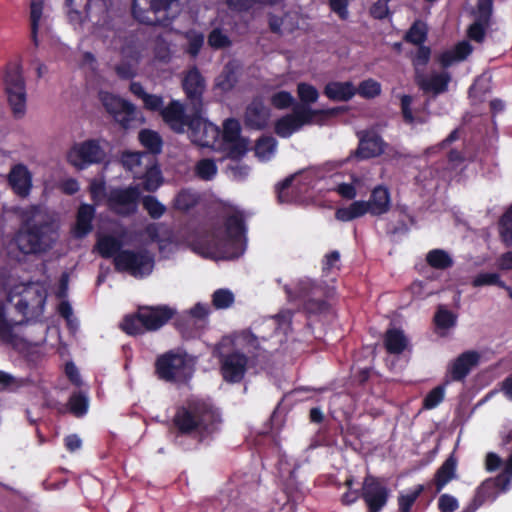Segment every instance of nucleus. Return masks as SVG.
Returning <instances> with one entry per match:
<instances>
[{"mask_svg":"<svg viewBox=\"0 0 512 512\" xmlns=\"http://www.w3.org/2000/svg\"><path fill=\"white\" fill-rule=\"evenodd\" d=\"M457 459L451 454L437 469L434 475L436 493H440L444 487L456 478Z\"/></svg>","mask_w":512,"mask_h":512,"instance_id":"c756f323","label":"nucleus"},{"mask_svg":"<svg viewBox=\"0 0 512 512\" xmlns=\"http://www.w3.org/2000/svg\"><path fill=\"white\" fill-rule=\"evenodd\" d=\"M424 485L418 484L414 488L407 491L405 494L398 496V511L399 512H411V509L424 491Z\"/></svg>","mask_w":512,"mask_h":512,"instance_id":"58836bf2","label":"nucleus"},{"mask_svg":"<svg viewBox=\"0 0 512 512\" xmlns=\"http://www.w3.org/2000/svg\"><path fill=\"white\" fill-rule=\"evenodd\" d=\"M353 483V477H349L345 480V486L348 488V490L341 497V502L343 505H351L355 503L359 498H361V490H353Z\"/></svg>","mask_w":512,"mask_h":512,"instance_id":"0e129e2a","label":"nucleus"},{"mask_svg":"<svg viewBox=\"0 0 512 512\" xmlns=\"http://www.w3.org/2000/svg\"><path fill=\"white\" fill-rule=\"evenodd\" d=\"M140 178L143 179V188L146 191L153 192L161 186L163 177L160 168L156 164V160L149 167L145 168Z\"/></svg>","mask_w":512,"mask_h":512,"instance_id":"f704fd0d","label":"nucleus"},{"mask_svg":"<svg viewBox=\"0 0 512 512\" xmlns=\"http://www.w3.org/2000/svg\"><path fill=\"white\" fill-rule=\"evenodd\" d=\"M324 92L332 100L347 101L355 95L356 88L351 82H331Z\"/></svg>","mask_w":512,"mask_h":512,"instance_id":"72a5a7b5","label":"nucleus"},{"mask_svg":"<svg viewBox=\"0 0 512 512\" xmlns=\"http://www.w3.org/2000/svg\"><path fill=\"white\" fill-rule=\"evenodd\" d=\"M99 99L105 110L125 128L136 116L135 106L114 94L101 91Z\"/></svg>","mask_w":512,"mask_h":512,"instance_id":"2eb2a0df","label":"nucleus"},{"mask_svg":"<svg viewBox=\"0 0 512 512\" xmlns=\"http://www.w3.org/2000/svg\"><path fill=\"white\" fill-rule=\"evenodd\" d=\"M140 47H126L122 51V60L116 66L119 77L129 79L137 74L138 65L143 55Z\"/></svg>","mask_w":512,"mask_h":512,"instance_id":"393cba45","label":"nucleus"},{"mask_svg":"<svg viewBox=\"0 0 512 512\" xmlns=\"http://www.w3.org/2000/svg\"><path fill=\"white\" fill-rule=\"evenodd\" d=\"M208 43L215 49L224 48L230 44L228 37L219 29H214L209 37Z\"/></svg>","mask_w":512,"mask_h":512,"instance_id":"338daca9","label":"nucleus"},{"mask_svg":"<svg viewBox=\"0 0 512 512\" xmlns=\"http://www.w3.org/2000/svg\"><path fill=\"white\" fill-rule=\"evenodd\" d=\"M122 329L130 335L142 334L146 331L144 326V321L140 316V309L134 315H128L124 318L122 324Z\"/></svg>","mask_w":512,"mask_h":512,"instance_id":"79ce46f5","label":"nucleus"},{"mask_svg":"<svg viewBox=\"0 0 512 512\" xmlns=\"http://www.w3.org/2000/svg\"><path fill=\"white\" fill-rule=\"evenodd\" d=\"M89 402L88 397L83 393L73 394L69 400V409L77 417L86 414Z\"/></svg>","mask_w":512,"mask_h":512,"instance_id":"8fccbe9b","label":"nucleus"},{"mask_svg":"<svg viewBox=\"0 0 512 512\" xmlns=\"http://www.w3.org/2000/svg\"><path fill=\"white\" fill-rule=\"evenodd\" d=\"M8 180L17 195L21 197L29 195L32 188V174L27 166L23 164L13 166L9 172Z\"/></svg>","mask_w":512,"mask_h":512,"instance_id":"a878e982","label":"nucleus"},{"mask_svg":"<svg viewBox=\"0 0 512 512\" xmlns=\"http://www.w3.org/2000/svg\"><path fill=\"white\" fill-rule=\"evenodd\" d=\"M297 94L304 104L315 103L319 97L318 90L311 84L301 82L297 86Z\"/></svg>","mask_w":512,"mask_h":512,"instance_id":"864d4df0","label":"nucleus"},{"mask_svg":"<svg viewBox=\"0 0 512 512\" xmlns=\"http://www.w3.org/2000/svg\"><path fill=\"white\" fill-rule=\"evenodd\" d=\"M390 490L379 478L368 475L364 478L361 498L368 512H380L387 504Z\"/></svg>","mask_w":512,"mask_h":512,"instance_id":"ddd939ff","label":"nucleus"},{"mask_svg":"<svg viewBox=\"0 0 512 512\" xmlns=\"http://www.w3.org/2000/svg\"><path fill=\"white\" fill-rule=\"evenodd\" d=\"M42 16V1L32 0L31 1V22H32V37L35 45H38L37 41V29L39 21Z\"/></svg>","mask_w":512,"mask_h":512,"instance_id":"4d7b16f0","label":"nucleus"},{"mask_svg":"<svg viewBox=\"0 0 512 512\" xmlns=\"http://www.w3.org/2000/svg\"><path fill=\"white\" fill-rule=\"evenodd\" d=\"M383 152V142L380 137L374 134H366L360 138L355 156L360 159H369L379 156Z\"/></svg>","mask_w":512,"mask_h":512,"instance_id":"7c9ffc66","label":"nucleus"},{"mask_svg":"<svg viewBox=\"0 0 512 512\" xmlns=\"http://www.w3.org/2000/svg\"><path fill=\"white\" fill-rule=\"evenodd\" d=\"M140 197L139 187L130 186L113 190L108 198V205L115 213L127 216L136 212Z\"/></svg>","mask_w":512,"mask_h":512,"instance_id":"dca6fc26","label":"nucleus"},{"mask_svg":"<svg viewBox=\"0 0 512 512\" xmlns=\"http://www.w3.org/2000/svg\"><path fill=\"white\" fill-rule=\"evenodd\" d=\"M270 101L274 107L286 109L292 105L294 98L289 92L279 91L271 96Z\"/></svg>","mask_w":512,"mask_h":512,"instance_id":"e2e57ef3","label":"nucleus"},{"mask_svg":"<svg viewBox=\"0 0 512 512\" xmlns=\"http://www.w3.org/2000/svg\"><path fill=\"white\" fill-rule=\"evenodd\" d=\"M235 297L231 290L221 288L212 294V304L216 309H227L234 303Z\"/></svg>","mask_w":512,"mask_h":512,"instance_id":"37998d69","label":"nucleus"},{"mask_svg":"<svg viewBox=\"0 0 512 512\" xmlns=\"http://www.w3.org/2000/svg\"><path fill=\"white\" fill-rule=\"evenodd\" d=\"M458 506L457 499L450 494H442L438 499V509L441 512H454Z\"/></svg>","mask_w":512,"mask_h":512,"instance_id":"774afa93","label":"nucleus"},{"mask_svg":"<svg viewBox=\"0 0 512 512\" xmlns=\"http://www.w3.org/2000/svg\"><path fill=\"white\" fill-rule=\"evenodd\" d=\"M334 110H314L307 107L294 110L275 123V132L282 138L290 137L304 125H322L326 117L333 115Z\"/></svg>","mask_w":512,"mask_h":512,"instance_id":"0eeeda50","label":"nucleus"},{"mask_svg":"<svg viewBox=\"0 0 512 512\" xmlns=\"http://www.w3.org/2000/svg\"><path fill=\"white\" fill-rule=\"evenodd\" d=\"M173 314V310L167 306L140 308V316L144 321L146 331H154L161 328L172 318Z\"/></svg>","mask_w":512,"mask_h":512,"instance_id":"b1692460","label":"nucleus"},{"mask_svg":"<svg viewBox=\"0 0 512 512\" xmlns=\"http://www.w3.org/2000/svg\"><path fill=\"white\" fill-rule=\"evenodd\" d=\"M472 285L474 287L496 285L504 289H509L506 286V284L500 279L499 274L489 272H482L476 275L472 280Z\"/></svg>","mask_w":512,"mask_h":512,"instance_id":"a18cd8bd","label":"nucleus"},{"mask_svg":"<svg viewBox=\"0 0 512 512\" xmlns=\"http://www.w3.org/2000/svg\"><path fill=\"white\" fill-rule=\"evenodd\" d=\"M141 144L151 153H159L162 149V139L160 135L152 130H142L139 133Z\"/></svg>","mask_w":512,"mask_h":512,"instance_id":"a19ab883","label":"nucleus"},{"mask_svg":"<svg viewBox=\"0 0 512 512\" xmlns=\"http://www.w3.org/2000/svg\"><path fill=\"white\" fill-rule=\"evenodd\" d=\"M445 388L437 386L432 389L424 399L423 405L425 409H433L438 406L444 399Z\"/></svg>","mask_w":512,"mask_h":512,"instance_id":"13d9d810","label":"nucleus"},{"mask_svg":"<svg viewBox=\"0 0 512 512\" xmlns=\"http://www.w3.org/2000/svg\"><path fill=\"white\" fill-rule=\"evenodd\" d=\"M194 359L182 352H168L158 358L156 371L161 379L182 382L192 376Z\"/></svg>","mask_w":512,"mask_h":512,"instance_id":"6e6552de","label":"nucleus"},{"mask_svg":"<svg viewBox=\"0 0 512 512\" xmlns=\"http://www.w3.org/2000/svg\"><path fill=\"white\" fill-rule=\"evenodd\" d=\"M25 222L16 235L14 242L23 254L38 253L45 250L55 240V231L44 224L45 215L40 207H31L24 215Z\"/></svg>","mask_w":512,"mask_h":512,"instance_id":"7ed1b4c3","label":"nucleus"},{"mask_svg":"<svg viewBox=\"0 0 512 512\" xmlns=\"http://www.w3.org/2000/svg\"><path fill=\"white\" fill-rule=\"evenodd\" d=\"M47 297L45 287L39 283H20L8 294V300L24 317H37L42 314Z\"/></svg>","mask_w":512,"mask_h":512,"instance_id":"39448f33","label":"nucleus"},{"mask_svg":"<svg viewBox=\"0 0 512 512\" xmlns=\"http://www.w3.org/2000/svg\"><path fill=\"white\" fill-rule=\"evenodd\" d=\"M472 52V47L466 41L458 43L454 48L441 53L438 57L440 64L446 68L463 61Z\"/></svg>","mask_w":512,"mask_h":512,"instance_id":"473e14b6","label":"nucleus"},{"mask_svg":"<svg viewBox=\"0 0 512 512\" xmlns=\"http://www.w3.org/2000/svg\"><path fill=\"white\" fill-rule=\"evenodd\" d=\"M183 37L187 41L186 52L192 57L197 56L204 44V35L198 31L191 30L183 34Z\"/></svg>","mask_w":512,"mask_h":512,"instance_id":"c03bdc74","label":"nucleus"},{"mask_svg":"<svg viewBox=\"0 0 512 512\" xmlns=\"http://www.w3.org/2000/svg\"><path fill=\"white\" fill-rule=\"evenodd\" d=\"M277 142L273 137H262L255 145V155L260 161L270 160L276 152Z\"/></svg>","mask_w":512,"mask_h":512,"instance_id":"4c0bfd02","label":"nucleus"},{"mask_svg":"<svg viewBox=\"0 0 512 512\" xmlns=\"http://www.w3.org/2000/svg\"><path fill=\"white\" fill-rule=\"evenodd\" d=\"M222 139L223 147L231 158H239L248 150V142L240 137V124L235 119L224 122Z\"/></svg>","mask_w":512,"mask_h":512,"instance_id":"f3484780","label":"nucleus"},{"mask_svg":"<svg viewBox=\"0 0 512 512\" xmlns=\"http://www.w3.org/2000/svg\"><path fill=\"white\" fill-rule=\"evenodd\" d=\"M456 315L445 307H439L434 316V321L438 329L447 330L455 326Z\"/></svg>","mask_w":512,"mask_h":512,"instance_id":"49530a36","label":"nucleus"},{"mask_svg":"<svg viewBox=\"0 0 512 512\" xmlns=\"http://www.w3.org/2000/svg\"><path fill=\"white\" fill-rule=\"evenodd\" d=\"M318 289L319 288L315 286L310 279L303 278L300 279L296 284L294 292H292L289 288H286V292L290 299H304L310 295H316Z\"/></svg>","mask_w":512,"mask_h":512,"instance_id":"ea45409f","label":"nucleus"},{"mask_svg":"<svg viewBox=\"0 0 512 512\" xmlns=\"http://www.w3.org/2000/svg\"><path fill=\"white\" fill-rule=\"evenodd\" d=\"M408 341L402 331L392 329L387 331L385 345L390 353L399 354L407 347Z\"/></svg>","mask_w":512,"mask_h":512,"instance_id":"e433bc0d","label":"nucleus"},{"mask_svg":"<svg viewBox=\"0 0 512 512\" xmlns=\"http://www.w3.org/2000/svg\"><path fill=\"white\" fill-rule=\"evenodd\" d=\"M391 205L389 190L379 185L375 187L368 201L358 200L346 207L338 208L335 212L337 220L342 222L352 221L369 213L379 216L389 211Z\"/></svg>","mask_w":512,"mask_h":512,"instance_id":"20e7f679","label":"nucleus"},{"mask_svg":"<svg viewBox=\"0 0 512 512\" xmlns=\"http://www.w3.org/2000/svg\"><path fill=\"white\" fill-rule=\"evenodd\" d=\"M415 79L419 87L425 92L440 94L447 90L451 77L448 72L442 71L431 72L427 76L422 73H417Z\"/></svg>","mask_w":512,"mask_h":512,"instance_id":"bb28decb","label":"nucleus"},{"mask_svg":"<svg viewBox=\"0 0 512 512\" xmlns=\"http://www.w3.org/2000/svg\"><path fill=\"white\" fill-rule=\"evenodd\" d=\"M195 173L202 180H211L217 174L216 163L212 159H202L197 162Z\"/></svg>","mask_w":512,"mask_h":512,"instance_id":"de8ad7c7","label":"nucleus"},{"mask_svg":"<svg viewBox=\"0 0 512 512\" xmlns=\"http://www.w3.org/2000/svg\"><path fill=\"white\" fill-rule=\"evenodd\" d=\"M127 231L124 226L117 224L111 233H99L97 236L96 250L104 258L116 256L123 246V240Z\"/></svg>","mask_w":512,"mask_h":512,"instance_id":"6ab92c4d","label":"nucleus"},{"mask_svg":"<svg viewBox=\"0 0 512 512\" xmlns=\"http://www.w3.org/2000/svg\"><path fill=\"white\" fill-rule=\"evenodd\" d=\"M133 15L149 25L166 24L179 11L176 0H134Z\"/></svg>","mask_w":512,"mask_h":512,"instance_id":"423d86ee","label":"nucleus"},{"mask_svg":"<svg viewBox=\"0 0 512 512\" xmlns=\"http://www.w3.org/2000/svg\"><path fill=\"white\" fill-rule=\"evenodd\" d=\"M182 88L194 106L196 113L201 109L202 96L206 89V82L196 67L189 69L182 79Z\"/></svg>","mask_w":512,"mask_h":512,"instance_id":"a211bd4d","label":"nucleus"},{"mask_svg":"<svg viewBox=\"0 0 512 512\" xmlns=\"http://www.w3.org/2000/svg\"><path fill=\"white\" fill-rule=\"evenodd\" d=\"M247 357L239 352H233L223 357L221 372L228 382H239L244 377L247 369Z\"/></svg>","mask_w":512,"mask_h":512,"instance_id":"4be33fe9","label":"nucleus"},{"mask_svg":"<svg viewBox=\"0 0 512 512\" xmlns=\"http://www.w3.org/2000/svg\"><path fill=\"white\" fill-rule=\"evenodd\" d=\"M106 153L98 140L90 139L75 143L67 151V162L73 167L83 170L88 166L100 163L105 159Z\"/></svg>","mask_w":512,"mask_h":512,"instance_id":"9d476101","label":"nucleus"},{"mask_svg":"<svg viewBox=\"0 0 512 512\" xmlns=\"http://www.w3.org/2000/svg\"><path fill=\"white\" fill-rule=\"evenodd\" d=\"M270 118V111L264 105L262 100L255 99L247 107L245 113V122L252 128H263L267 125Z\"/></svg>","mask_w":512,"mask_h":512,"instance_id":"c85d7f7f","label":"nucleus"},{"mask_svg":"<svg viewBox=\"0 0 512 512\" xmlns=\"http://www.w3.org/2000/svg\"><path fill=\"white\" fill-rule=\"evenodd\" d=\"M339 177L340 175H335L334 190L343 198L354 199L357 196L356 189L361 185V179L356 174H350L349 182H338Z\"/></svg>","mask_w":512,"mask_h":512,"instance_id":"c9c22d12","label":"nucleus"},{"mask_svg":"<svg viewBox=\"0 0 512 512\" xmlns=\"http://www.w3.org/2000/svg\"><path fill=\"white\" fill-rule=\"evenodd\" d=\"M428 263L435 268L445 269L452 265V259L443 250H432L427 255Z\"/></svg>","mask_w":512,"mask_h":512,"instance_id":"3c124183","label":"nucleus"},{"mask_svg":"<svg viewBox=\"0 0 512 512\" xmlns=\"http://www.w3.org/2000/svg\"><path fill=\"white\" fill-rule=\"evenodd\" d=\"M95 215V208L89 204H82L77 212L74 234L76 237H84L92 230V220Z\"/></svg>","mask_w":512,"mask_h":512,"instance_id":"2f4dec72","label":"nucleus"},{"mask_svg":"<svg viewBox=\"0 0 512 512\" xmlns=\"http://www.w3.org/2000/svg\"><path fill=\"white\" fill-rule=\"evenodd\" d=\"M161 116L164 122L175 132L183 133L186 127H190L194 114L192 116L185 113L184 105L178 100H172L161 110Z\"/></svg>","mask_w":512,"mask_h":512,"instance_id":"aec40b11","label":"nucleus"},{"mask_svg":"<svg viewBox=\"0 0 512 512\" xmlns=\"http://www.w3.org/2000/svg\"><path fill=\"white\" fill-rule=\"evenodd\" d=\"M143 206L152 218H159L165 212V206L153 196L144 197Z\"/></svg>","mask_w":512,"mask_h":512,"instance_id":"052dcab7","label":"nucleus"},{"mask_svg":"<svg viewBox=\"0 0 512 512\" xmlns=\"http://www.w3.org/2000/svg\"><path fill=\"white\" fill-rule=\"evenodd\" d=\"M191 247L202 257L214 260L239 257L245 249L242 215L234 212L223 225L217 226L211 235L192 243Z\"/></svg>","mask_w":512,"mask_h":512,"instance_id":"f257e3e1","label":"nucleus"},{"mask_svg":"<svg viewBox=\"0 0 512 512\" xmlns=\"http://www.w3.org/2000/svg\"><path fill=\"white\" fill-rule=\"evenodd\" d=\"M9 104L16 117H22L26 111V90L22 69L19 65L9 68L5 78Z\"/></svg>","mask_w":512,"mask_h":512,"instance_id":"9b49d317","label":"nucleus"},{"mask_svg":"<svg viewBox=\"0 0 512 512\" xmlns=\"http://www.w3.org/2000/svg\"><path fill=\"white\" fill-rule=\"evenodd\" d=\"M197 203V195L191 191H181L174 200V205L179 210H188Z\"/></svg>","mask_w":512,"mask_h":512,"instance_id":"6e6d98bb","label":"nucleus"},{"mask_svg":"<svg viewBox=\"0 0 512 512\" xmlns=\"http://www.w3.org/2000/svg\"><path fill=\"white\" fill-rule=\"evenodd\" d=\"M493 0H477L474 11V22L470 25L468 33L472 40L481 42L486 28L489 25L492 13Z\"/></svg>","mask_w":512,"mask_h":512,"instance_id":"412c9836","label":"nucleus"},{"mask_svg":"<svg viewBox=\"0 0 512 512\" xmlns=\"http://www.w3.org/2000/svg\"><path fill=\"white\" fill-rule=\"evenodd\" d=\"M509 489V479L504 475L488 478L476 489L471 503L462 512H475L487 502H493L500 493Z\"/></svg>","mask_w":512,"mask_h":512,"instance_id":"f8f14e48","label":"nucleus"},{"mask_svg":"<svg viewBox=\"0 0 512 512\" xmlns=\"http://www.w3.org/2000/svg\"><path fill=\"white\" fill-rule=\"evenodd\" d=\"M155 159L140 152L126 151L122 154L121 162L124 168L129 170L135 178L141 177L145 168L149 167Z\"/></svg>","mask_w":512,"mask_h":512,"instance_id":"cd10ccee","label":"nucleus"},{"mask_svg":"<svg viewBox=\"0 0 512 512\" xmlns=\"http://www.w3.org/2000/svg\"><path fill=\"white\" fill-rule=\"evenodd\" d=\"M479 360L478 352L466 351L449 363L447 373L453 381H461L477 366Z\"/></svg>","mask_w":512,"mask_h":512,"instance_id":"5701e85b","label":"nucleus"},{"mask_svg":"<svg viewBox=\"0 0 512 512\" xmlns=\"http://www.w3.org/2000/svg\"><path fill=\"white\" fill-rule=\"evenodd\" d=\"M169 36L166 35L165 38H160L155 47V59L161 62L167 63L170 61L172 57V52L168 43Z\"/></svg>","mask_w":512,"mask_h":512,"instance_id":"bf43d9fd","label":"nucleus"},{"mask_svg":"<svg viewBox=\"0 0 512 512\" xmlns=\"http://www.w3.org/2000/svg\"><path fill=\"white\" fill-rule=\"evenodd\" d=\"M356 92L364 98H375L381 93V84L374 79H367L360 83Z\"/></svg>","mask_w":512,"mask_h":512,"instance_id":"603ef678","label":"nucleus"},{"mask_svg":"<svg viewBox=\"0 0 512 512\" xmlns=\"http://www.w3.org/2000/svg\"><path fill=\"white\" fill-rule=\"evenodd\" d=\"M426 34L427 30L425 25L422 23H416L407 33V40L414 44H420L425 41Z\"/></svg>","mask_w":512,"mask_h":512,"instance_id":"69168bd1","label":"nucleus"},{"mask_svg":"<svg viewBox=\"0 0 512 512\" xmlns=\"http://www.w3.org/2000/svg\"><path fill=\"white\" fill-rule=\"evenodd\" d=\"M236 83V74L232 67L225 66L222 73L216 78V86L222 91H229Z\"/></svg>","mask_w":512,"mask_h":512,"instance_id":"5fc2aeb1","label":"nucleus"},{"mask_svg":"<svg viewBox=\"0 0 512 512\" xmlns=\"http://www.w3.org/2000/svg\"><path fill=\"white\" fill-rule=\"evenodd\" d=\"M500 233L506 244H512V211L503 215L500 222Z\"/></svg>","mask_w":512,"mask_h":512,"instance_id":"680f3d73","label":"nucleus"},{"mask_svg":"<svg viewBox=\"0 0 512 512\" xmlns=\"http://www.w3.org/2000/svg\"><path fill=\"white\" fill-rule=\"evenodd\" d=\"M301 466L298 460L289 457L285 451L278 455V468L283 474H288L291 478L295 477L297 469Z\"/></svg>","mask_w":512,"mask_h":512,"instance_id":"09e8293b","label":"nucleus"},{"mask_svg":"<svg viewBox=\"0 0 512 512\" xmlns=\"http://www.w3.org/2000/svg\"><path fill=\"white\" fill-rule=\"evenodd\" d=\"M114 265L118 271L142 278L152 272L154 259L146 251L122 250L114 257Z\"/></svg>","mask_w":512,"mask_h":512,"instance_id":"1a4fd4ad","label":"nucleus"},{"mask_svg":"<svg viewBox=\"0 0 512 512\" xmlns=\"http://www.w3.org/2000/svg\"><path fill=\"white\" fill-rule=\"evenodd\" d=\"M201 109L194 111V118L189 127V137L193 143L201 147L216 148L220 137L219 128L200 117Z\"/></svg>","mask_w":512,"mask_h":512,"instance_id":"4468645a","label":"nucleus"},{"mask_svg":"<svg viewBox=\"0 0 512 512\" xmlns=\"http://www.w3.org/2000/svg\"><path fill=\"white\" fill-rule=\"evenodd\" d=\"M173 423L178 431L183 434H197L204 437L218 428L221 423V416L208 403L193 400L177 409Z\"/></svg>","mask_w":512,"mask_h":512,"instance_id":"f03ea898","label":"nucleus"}]
</instances>
